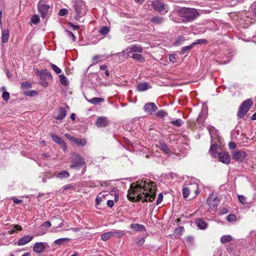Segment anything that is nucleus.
<instances>
[{"mask_svg":"<svg viewBox=\"0 0 256 256\" xmlns=\"http://www.w3.org/2000/svg\"><path fill=\"white\" fill-rule=\"evenodd\" d=\"M156 184L149 179L133 182L128 191V198L131 201H134L136 196V201L152 202L156 196Z\"/></svg>","mask_w":256,"mask_h":256,"instance_id":"1","label":"nucleus"},{"mask_svg":"<svg viewBox=\"0 0 256 256\" xmlns=\"http://www.w3.org/2000/svg\"><path fill=\"white\" fill-rule=\"evenodd\" d=\"M183 22H187L194 20L199 16L197 10L192 8H181Z\"/></svg>","mask_w":256,"mask_h":256,"instance_id":"2","label":"nucleus"},{"mask_svg":"<svg viewBox=\"0 0 256 256\" xmlns=\"http://www.w3.org/2000/svg\"><path fill=\"white\" fill-rule=\"evenodd\" d=\"M252 104V102L250 99H248L242 102L239 108L237 116L238 118H242L249 110Z\"/></svg>","mask_w":256,"mask_h":256,"instance_id":"3","label":"nucleus"},{"mask_svg":"<svg viewBox=\"0 0 256 256\" xmlns=\"http://www.w3.org/2000/svg\"><path fill=\"white\" fill-rule=\"evenodd\" d=\"M71 158H72V164L70 166V168H80L86 164L84 159L78 154H73Z\"/></svg>","mask_w":256,"mask_h":256,"instance_id":"4","label":"nucleus"},{"mask_svg":"<svg viewBox=\"0 0 256 256\" xmlns=\"http://www.w3.org/2000/svg\"><path fill=\"white\" fill-rule=\"evenodd\" d=\"M152 6L155 10L158 11L162 14H165L168 10V6L159 0H156L153 2Z\"/></svg>","mask_w":256,"mask_h":256,"instance_id":"5","label":"nucleus"},{"mask_svg":"<svg viewBox=\"0 0 256 256\" xmlns=\"http://www.w3.org/2000/svg\"><path fill=\"white\" fill-rule=\"evenodd\" d=\"M181 12V8L174 10L170 14V19L178 23L182 22L183 18Z\"/></svg>","mask_w":256,"mask_h":256,"instance_id":"6","label":"nucleus"},{"mask_svg":"<svg viewBox=\"0 0 256 256\" xmlns=\"http://www.w3.org/2000/svg\"><path fill=\"white\" fill-rule=\"evenodd\" d=\"M38 8L40 14L41 16L44 18L48 14L50 6L48 4H44L43 2V0H40L38 4Z\"/></svg>","mask_w":256,"mask_h":256,"instance_id":"7","label":"nucleus"},{"mask_svg":"<svg viewBox=\"0 0 256 256\" xmlns=\"http://www.w3.org/2000/svg\"><path fill=\"white\" fill-rule=\"evenodd\" d=\"M74 8L76 14V19L78 20L82 16L84 15L86 12L85 5L82 2H81L80 4H76L74 6Z\"/></svg>","mask_w":256,"mask_h":256,"instance_id":"8","label":"nucleus"},{"mask_svg":"<svg viewBox=\"0 0 256 256\" xmlns=\"http://www.w3.org/2000/svg\"><path fill=\"white\" fill-rule=\"evenodd\" d=\"M219 202L220 200L218 198V196L214 193L210 195L208 198V204L212 210L216 209Z\"/></svg>","mask_w":256,"mask_h":256,"instance_id":"9","label":"nucleus"},{"mask_svg":"<svg viewBox=\"0 0 256 256\" xmlns=\"http://www.w3.org/2000/svg\"><path fill=\"white\" fill-rule=\"evenodd\" d=\"M143 50V48L140 46L134 44L128 46L126 48V50L122 52L121 54L122 56H124L126 51H128V53H132L134 52L142 53V52Z\"/></svg>","mask_w":256,"mask_h":256,"instance_id":"10","label":"nucleus"},{"mask_svg":"<svg viewBox=\"0 0 256 256\" xmlns=\"http://www.w3.org/2000/svg\"><path fill=\"white\" fill-rule=\"evenodd\" d=\"M246 156V152L242 150H236L232 154V159L238 162H242L245 159Z\"/></svg>","mask_w":256,"mask_h":256,"instance_id":"11","label":"nucleus"},{"mask_svg":"<svg viewBox=\"0 0 256 256\" xmlns=\"http://www.w3.org/2000/svg\"><path fill=\"white\" fill-rule=\"evenodd\" d=\"M50 136L52 140L57 143L58 144L62 146L63 150H66V145L65 142L62 140V138L52 133Z\"/></svg>","mask_w":256,"mask_h":256,"instance_id":"12","label":"nucleus"},{"mask_svg":"<svg viewBox=\"0 0 256 256\" xmlns=\"http://www.w3.org/2000/svg\"><path fill=\"white\" fill-rule=\"evenodd\" d=\"M219 160L225 164H228L230 162V156L228 152H222L218 154Z\"/></svg>","mask_w":256,"mask_h":256,"instance_id":"13","label":"nucleus"},{"mask_svg":"<svg viewBox=\"0 0 256 256\" xmlns=\"http://www.w3.org/2000/svg\"><path fill=\"white\" fill-rule=\"evenodd\" d=\"M158 109L156 104L154 102H148L145 104L144 107V110L145 112L152 114Z\"/></svg>","mask_w":256,"mask_h":256,"instance_id":"14","label":"nucleus"},{"mask_svg":"<svg viewBox=\"0 0 256 256\" xmlns=\"http://www.w3.org/2000/svg\"><path fill=\"white\" fill-rule=\"evenodd\" d=\"M66 114V110L62 108H60L55 113L54 116L56 120H60L64 118Z\"/></svg>","mask_w":256,"mask_h":256,"instance_id":"15","label":"nucleus"},{"mask_svg":"<svg viewBox=\"0 0 256 256\" xmlns=\"http://www.w3.org/2000/svg\"><path fill=\"white\" fill-rule=\"evenodd\" d=\"M46 246L43 242H36L33 247L34 251L36 253H42L44 251Z\"/></svg>","mask_w":256,"mask_h":256,"instance_id":"16","label":"nucleus"},{"mask_svg":"<svg viewBox=\"0 0 256 256\" xmlns=\"http://www.w3.org/2000/svg\"><path fill=\"white\" fill-rule=\"evenodd\" d=\"M109 123L107 118L104 116L99 117L96 121V125L98 127H104L108 125Z\"/></svg>","mask_w":256,"mask_h":256,"instance_id":"17","label":"nucleus"},{"mask_svg":"<svg viewBox=\"0 0 256 256\" xmlns=\"http://www.w3.org/2000/svg\"><path fill=\"white\" fill-rule=\"evenodd\" d=\"M33 239V236H24L23 237L21 238L18 240V246H24L30 241H32Z\"/></svg>","mask_w":256,"mask_h":256,"instance_id":"18","label":"nucleus"},{"mask_svg":"<svg viewBox=\"0 0 256 256\" xmlns=\"http://www.w3.org/2000/svg\"><path fill=\"white\" fill-rule=\"evenodd\" d=\"M206 116L203 112H202L198 116L196 119V126H198L199 128H201L202 126L204 120H206Z\"/></svg>","mask_w":256,"mask_h":256,"instance_id":"19","label":"nucleus"},{"mask_svg":"<svg viewBox=\"0 0 256 256\" xmlns=\"http://www.w3.org/2000/svg\"><path fill=\"white\" fill-rule=\"evenodd\" d=\"M130 228L136 232H146V228L144 225L138 224H132Z\"/></svg>","mask_w":256,"mask_h":256,"instance_id":"20","label":"nucleus"},{"mask_svg":"<svg viewBox=\"0 0 256 256\" xmlns=\"http://www.w3.org/2000/svg\"><path fill=\"white\" fill-rule=\"evenodd\" d=\"M186 186L190 192H193L196 195L199 193L198 186L196 183H192L188 184H186Z\"/></svg>","mask_w":256,"mask_h":256,"instance_id":"21","label":"nucleus"},{"mask_svg":"<svg viewBox=\"0 0 256 256\" xmlns=\"http://www.w3.org/2000/svg\"><path fill=\"white\" fill-rule=\"evenodd\" d=\"M71 140L76 144L80 146H84L87 143V142L85 139L78 138L75 137L71 138Z\"/></svg>","mask_w":256,"mask_h":256,"instance_id":"22","label":"nucleus"},{"mask_svg":"<svg viewBox=\"0 0 256 256\" xmlns=\"http://www.w3.org/2000/svg\"><path fill=\"white\" fill-rule=\"evenodd\" d=\"M109 192H100L96 197V202L97 204H100L104 199L106 198V196H108Z\"/></svg>","mask_w":256,"mask_h":256,"instance_id":"23","label":"nucleus"},{"mask_svg":"<svg viewBox=\"0 0 256 256\" xmlns=\"http://www.w3.org/2000/svg\"><path fill=\"white\" fill-rule=\"evenodd\" d=\"M112 234V236H114L116 238H120L125 235L126 232L124 230H112L110 231Z\"/></svg>","mask_w":256,"mask_h":256,"instance_id":"24","label":"nucleus"},{"mask_svg":"<svg viewBox=\"0 0 256 256\" xmlns=\"http://www.w3.org/2000/svg\"><path fill=\"white\" fill-rule=\"evenodd\" d=\"M52 221H53L54 224H58L57 226H54V228H61L64 225V220H63L60 216L54 218L52 219Z\"/></svg>","mask_w":256,"mask_h":256,"instance_id":"25","label":"nucleus"},{"mask_svg":"<svg viewBox=\"0 0 256 256\" xmlns=\"http://www.w3.org/2000/svg\"><path fill=\"white\" fill-rule=\"evenodd\" d=\"M10 37V30L5 29L2 30V43H6L8 41Z\"/></svg>","mask_w":256,"mask_h":256,"instance_id":"26","label":"nucleus"},{"mask_svg":"<svg viewBox=\"0 0 256 256\" xmlns=\"http://www.w3.org/2000/svg\"><path fill=\"white\" fill-rule=\"evenodd\" d=\"M150 86L149 84L144 82L139 84L137 86V90L139 92H143L148 90Z\"/></svg>","mask_w":256,"mask_h":256,"instance_id":"27","label":"nucleus"},{"mask_svg":"<svg viewBox=\"0 0 256 256\" xmlns=\"http://www.w3.org/2000/svg\"><path fill=\"white\" fill-rule=\"evenodd\" d=\"M196 224L201 230H204L208 227L207 223L202 219H199L196 221Z\"/></svg>","mask_w":256,"mask_h":256,"instance_id":"28","label":"nucleus"},{"mask_svg":"<svg viewBox=\"0 0 256 256\" xmlns=\"http://www.w3.org/2000/svg\"><path fill=\"white\" fill-rule=\"evenodd\" d=\"M52 226L50 222L49 221L46 222H44L40 228V230H42V234H44L46 233L47 229L50 228Z\"/></svg>","mask_w":256,"mask_h":256,"instance_id":"29","label":"nucleus"},{"mask_svg":"<svg viewBox=\"0 0 256 256\" xmlns=\"http://www.w3.org/2000/svg\"><path fill=\"white\" fill-rule=\"evenodd\" d=\"M5 86H2L0 88V91L2 92V98L4 101H8L10 98V94L6 91Z\"/></svg>","mask_w":256,"mask_h":256,"instance_id":"30","label":"nucleus"},{"mask_svg":"<svg viewBox=\"0 0 256 256\" xmlns=\"http://www.w3.org/2000/svg\"><path fill=\"white\" fill-rule=\"evenodd\" d=\"M164 18L162 16H154L151 19V22L154 24H158L163 22Z\"/></svg>","mask_w":256,"mask_h":256,"instance_id":"31","label":"nucleus"},{"mask_svg":"<svg viewBox=\"0 0 256 256\" xmlns=\"http://www.w3.org/2000/svg\"><path fill=\"white\" fill-rule=\"evenodd\" d=\"M132 58L133 59L138 60L141 63H143L145 61L144 57L142 54H132Z\"/></svg>","mask_w":256,"mask_h":256,"instance_id":"32","label":"nucleus"},{"mask_svg":"<svg viewBox=\"0 0 256 256\" xmlns=\"http://www.w3.org/2000/svg\"><path fill=\"white\" fill-rule=\"evenodd\" d=\"M70 176V174L68 172L63 170L62 172L56 174V176L59 179L62 180L64 178H68Z\"/></svg>","mask_w":256,"mask_h":256,"instance_id":"33","label":"nucleus"},{"mask_svg":"<svg viewBox=\"0 0 256 256\" xmlns=\"http://www.w3.org/2000/svg\"><path fill=\"white\" fill-rule=\"evenodd\" d=\"M232 239V236L230 235H224L221 237L220 242L222 244H224L230 242Z\"/></svg>","mask_w":256,"mask_h":256,"instance_id":"34","label":"nucleus"},{"mask_svg":"<svg viewBox=\"0 0 256 256\" xmlns=\"http://www.w3.org/2000/svg\"><path fill=\"white\" fill-rule=\"evenodd\" d=\"M110 31V28L108 26H102L99 30V32L102 36H106Z\"/></svg>","mask_w":256,"mask_h":256,"instance_id":"35","label":"nucleus"},{"mask_svg":"<svg viewBox=\"0 0 256 256\" xmlns=\"http://www.w3.org/2000/svg\"><path fill=\"white\" fill-rule=\"evenodd\" d=\"M190 192L189 190L188 187L186 184H184L182 190V196L184 198H186L190 195Z\"/></svg>","mask_w":256,"mask_h":256,"instance_id":"36","label":"nucleus"},{"mask_svg":"<svg viewBox=\"0 0 256 256\" xmlns=\"http://www.w3.org/2000/svg\"><path fill=\"white\" fill-rule=\"evenodd\" d=\"M218 148V146L217 144H212L211 146L210 149V154L213 155L214 157L216 156V154H218L216 152V150Z\"/></svg>","mask_w":256,"mask_h":256,"instance_id":"37","label":"nucleus"},{"mask_svg":"<svg viewBox=\"0 0 256 256\" xmlns=\"http://www.w3.org/2000/svg\"><path fill=\"white\" fill-rule=\"evenodd\" d=\"M22 230V228L18 224H16L14 226V228L11 230L8 231V234H13L16 232L17 231H20Z\"/></svg>","mask_w":256,"mask_h":256,"instance_id":"38","label":"nucleus"},{"mask_svg":"<svg viewBox=\"0 0 256 256\" xmlns=\"http://www.w3.org/2000/svg\"><path fill=\"white\" fill-rule=\"evenodd\" d=\"M60 83L64 86H66L69 84L68 78L64 74H60Z\"/></svg>","mask_w":256,"mask_h":256,"instance_id":"39","label":"nucleus"},{"mask_svg":"<svg viewBox=\"0 0 256 256\" xmlns=\"http://www.w3.org/2000/svg\"><path fill=\"white\" fill-rule=\"evenodd\" d=\"M104 101V99L102 98H93L90 100H88V102H90L91 104H96L98 103H100L102 102H103Z\"/></svg>","mask_w":256,"mask_h":256,"instance_id":"40","label":"nucleus"},{"mask_svg":"<svg viewBox=\"0 0 256 256\" xmlns=\"http://www.w3.org/2000/svg\"><path fill=\"white\" fill-rule=\"evenodd\" d=\"M160 148L166 154H169L170 152V149L168 148L166 144L164 143H160Z\"/></svg>","mask_w":256,"mask_h":256,"instance_id":"41","label":"nucleus"},{"mask_svg":"<svg viewBox=\"0 0 256 256\" xmlns=\"http://www.w3.org/2000/svg\"><path fill=\"white\" fill-rule=\"evenodd\" d=\"M112 236L110 232H105L101 235V239L104 241H106Z\"/></svg>","mask_w":256,"mask_h":256,"instance_id":"42","label":"nucleus"},{"mask_svg":"<svg viewBox=\"0 0 256 256\" xmlns=\"http://www.w3.org/2000/svg\"><path fill=\"white\" fill-rule=\"evenodd\" d=\"M68 240H70V238H59V239L56 240L54 242V243L56 244L60 245L62 244H63L64 242H65L68 241Z\"/></svg>","mask_w":256,"mask_h":256,"instance_id":"43","label":"nucleus"},{"mask_svg":"<svg viewBox=\"0 0 256 256\" xmlns=\"http://www.w3.org/2000/svg\"><path fill=\"white\" fill-rule=\"evenodd\" d=\"M193 46L192 44H190V46H184L181 49V54H184L186 53L188 51L190 50L193 48Z\"/></svg>","mask_w":256,"mask_h":256,"instance_id":"44","label":"nucleus"},{"mask_svg":"<svg viewBox=\"0 0 256 256\" xmlns=\"http://www.w3.org/2000/svg\"><path fill=\"white\" fill-rule=\"evenodd\" d=\"M167 114V112L163 110H159L156 113V116L160 118H162L166 116Z\"/></svg>","mask_w":256,"mask_h":256,"instance_id":"45","label":"nucleus"},{"mask_svg":"<svg viewBox=\"0 0 256 256\" xmlns=\"http://www.w3.org/2000/svg\"><path fill=\"white\" fill-rule=\"evenodd\" d=\"M170 122L175 126H180L182 124V121L180 119H177L176 120H172Z\"/></svg>","mask_w":256,"mask_h":256,"instance_id":"46","label":"nucleus"},{"mask_svg":"<svg viewBox=\"0 0 256 256\" xmlns=\"http://www.w3.org/2000/svg\"><path fill=\"white\" fill-rule=\"evenodd\" d=\"M67 36L72 40V42H74L76 38L74 34L70 31L66 30V31Z\"/></svg>","mask_w":256,"mask_h":256,"instance_id":"47","label":"nucleus"},{"mask_svg":"<svg viewBox=\"0 0 256 256\" xmlns=\"http://www.w3.org/2000/svg\"><path fill=\"white\" fill-rule=\"evenodd\" d=\"M50 66L52 68L56 74H59L61 72V70L59 68H58L56 65L54 64H52Z\"/></svg>","mask_w":256,"mask_h":256,"instance_id":"48","label":"nucleus"},{"mask_svg":"<svg viewBox=\"0 0 256 256\" xmlns=\"http://www.w3.org/2000/svg\"><path fill=\"white\" fill-rule=\"evenodd\" d=\"M40 20V18L38 15H34L31 18V22L34 24H38Z\"/></svg>","mask_w":256,"mask_h":256,"instance_id":"49","label":"nucleus"},{"mask_svg":"<svg viewBox=\"0 0 256 256\" xmlns=\"http://www.w3.org/2000/svg\"><path fill=\"white\" fill-rule=\"evenodd\" d=\"M206 42V40L204 39H199L197 40L195 42L192 43V44L193 46H194L196 44H204Z\"/></svg>","mask_w":256,"mask_h":256,"instance_id":"50","label":"nucleus"},{"mask_svg":"<svg viewBox=\"0 0 256 256\" xmlns=\"http://www.w3.org/2000/svg\"><path fill=\"white\" fill-rule=\"evenodd\" d=\"M226 220L228 222H234L236 220V216L234 214H229L226 218Z\"/></svg>","mask_w":256,"mask_h":256,"instance_id":"51","label":"nucleus"},{"mask_svg":"<svg viewBox=\"0 0 256 256\" xmlns=\"http://www.w3.org/2000/svg\"><path fill=\"white\" fill-rule=\"evenodd\" d=\"M238 198L240 202L242 204H244L246 203V198L242 195H238Z\"/></svg>","mask_w":256,"mask_h":256,"instance_id":"52","label":"nucleus"},{"mask_svg":"<svg viewBox=\"0 0 256 256\" xmlns=\"http://www.w3.org/2000/svg\"><path fill=\"white\" fill-rule=\"evenodd\" d=\"M38 94L37 92L34 90H30L25 92L24 94L27 96H32Z\"/></svg>","mask_w":256,"mask_h":256,"instance_id":"53","label":"nucleus"},{"mask_svg":"<svg viewBox=\"0 0 256 256\" xmlns=\"http://www.w3.org/2000/svg\"><path fill=\"white\" fill-rule=\"evenodd\" d=\"M184 38L182 36H179L177 38V39H176V45L180 44L181 42H182L184 41Z\"/></svg>","mask_w":256,"mask_h":256,"instance_id":"54","label":"nucleus"},{"mask_svg":"<svg viewBox=\"0 0 256 256\" xmlns=\"http://www.w3.org/2000/svg\"><path fill=\"white\" fill-rule=\"evenodd\" d=\"M162 199H163V194L162 193L159 194L158 195V198L156 200V204L158 205V204H160L162 202Z\"/></svg>","mask_w":256,"mask_h":256,"instance_id":"55","label":"nucleus"},{"mask_svg":"<svg viewBox=\"0 0 256 256\" xmlns=\"http://www.w3.org/2000/svg\"><path fill=\"white\" fill-rule=\"evenodd\" d=\"M68 12V10L65 8L61 9L58 12V15L60 16H64Z\"/></svg>","mask_w":256,"mask_h":256,"instance_id":"56","label":"nucleus"},{"mask_svg":"<svg viewBox=\"0 0 256 256\" xmlns=\"http://www.w3.org/2000/svg\"><path fill=\"white\" fill-rule=\"evenodd\" d=\"M144 242H145V239L144 238H141L138 241H137L136 242V244L138 246H142L144 244Z\"/></svg>","mask_w":256,"mask_h":256,"instance_id":"57","label":"nucleus"},{"mask_svg":"<svg viewBox=\"0 0 256 256\" xmlns=\"http://www.w3.org/2000/svg\"><path fill=\"white\" fill-rule=\"evenodd\" d=\"M169 60L173 63L175 62H176L175 55L174 54H170L169 56Z\"/></svg>","mask_w":256,"mask_h":256,"instance_id":"58","label":"nucleus"},{"mask_svg":"<svg viewBox=\"0 0 256 256\" xmlns=\"http://www.w3.org/2000/svg\"><path fill=\"white\" fill-rule=\"evenodd\" d=\"M229 148L234 150L236 148V144L234 142H230L228 144Z\"/></svg>","mask_w":256,"mask_h":256,"instance_id":"59","label":"nucleus"},{"mask_svg":"<svg viewBox=\"0 0 256 256\" xmlns=\"http://www.w3.org/2000/svg\"><path fill=\"white\" fill-rule=\"evenodd\" d=\"M73 188H74V186L72 184H70L65 185L64 186H63V188L64 190H68L69 189H72Z\"/></svg>","mask_w":256,"mask_h":256,"instance_id":"60","label":"nucleus"},{"mask_svg":"<svg viewBox=\"0 0 256 256\" xmlns=\"http://www.w3.org/2000/svg\"><path fill=\"white\" fill-rule=\"evenodd\" d=\"M107 205L110 208H112L114 206V201L112 200H108L107 201Z\"/></svg>","mask_w":256,"mask_h":256,"instance_id":"61","label":"nucleus"},{"mask_svg":"<svg viewBox=\"0 0 256 256\" xmlns=\"http://www.w3.org/2000/svg\"><path fill=\"white\" fill-rule=\"evenodd\" d=\"M112 192H114V194L115 202H118V200L119 196H118V193H116V190H114L112 191Z\"/></svg>","mask_w":256,"mask_h":256,"instance_id":"62","label":"nucleus"},{"mask_svg":"<svg viewBox=\"0 0 256 256\" xmlns=\"http://www.w3.org/2000/svg\"><path fill=\"white\" fill-rule=\"evenodd\" d=\"M102 58V56H94L93 57V60L96 61H100L101 58Z\"/></svg>","mask_w":256,"mask_h":256,"instance_id":"63","label":"nucleus"},{"mask_svg":"<svg viewBox=\"0 0 256 256\" xmlns=\"http://www.w3.org/2000/svg\"><path fill=\"white\" fill-rule=\"evenodd\" d=\"M30 84L28 82H22V87L28 88V87H30Z\"/></svg>","mask_w":256,"mask_h":256,"instance_id":"64","label":"nucleus"}]
</instances>
